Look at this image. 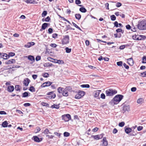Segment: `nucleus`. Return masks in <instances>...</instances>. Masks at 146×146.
Wrapping results in <instances>:
<instances>
[{
	"instance_id": "nucleus-30",
	"label": "nucleus",
	"mask_w": 146,
	"mask_h": 146,
	"mask_svg": "<svg viewBox=\"0 0 146 146\" xmlns=\"http://www.w3.org/2000/svg\"><path fill=\"white\" fill-rule=\"evenodd\" d=\"M56 63H58L59 64H63L64 63V62L62 60H56Z\"/></svg>"
},
{
	"instance_id": "nucleus-44",
	"label": "nucleus",
	"mask_w": 146,
	"mask_h": 146,
	"mask_svg": "<svg viewBox=\"0 0 146 146\" xmlns=\"http://www.w3.org/2000/svg\"><path fill=\"white\" fill-rule=\"evenodd\" d=\"M70 135V133L67 132H65L64 133V137H68Z\"/></svg>"
},
{
	"instance_id": "nucleus-5",
	"label": "nucleus",
	"mask_w": 146,
	"mask_h": 146,
	"mask_svg": "<svg viewBox=\"0 0 146 146\" xmlns=\"http://www.w3.org/2000/svg\"><path fill=\"white\" fill-rule=\"evenodd\" d=\"M85 94V92L79 90L77 94L75 96V98L76 99H79L80 98L82 97Z\"/></svg>"
},
{
	"instance_id": "nucleus-14",
	"label": "nucleus",
	"mask_w": 146,
	"mask_h": 146,
	"mask_svg": "<svg viewBox=\"0 0 146 146\" xmlns=\"http://www.w3.org/2000/svg\"><path fill=\"white\" fill-rule=\"evenodd\" d=\"M14 88L13 86H10L8 87L7 90L9 92H11L14 90Z\"/></svg>"
},
{
	"instance_id": "nucleus-27",
	"label": "nucleus",
	"mask_w": 146,
	"mask_h": 146,
	"mask_svg": "<svg viewBox=\"0 0 146 146\" xmlns=\"http://www.w3.org/2000/svg\"><path fill=\"white\" fill-rule=\"evenodd\" d=\"M64 88L61 87L58 88L57 90L58 93L60 94H62Z\"/></svg>"
},
{
	"instance_id": "nucleus-21",
	"label": "nucleus",
	"mask_w": 146,
	"mask_h": 146,
	"mask_svg": "<svg viewBox=\"0 0 146 146\" xmlns=\"http://www.w3.org/2000/svg\"><path fill=\"white\" fill-rule=\"evenodd\" d=\"M8 124L7 121H5L2 123V126L4 127H7Z\"/></svg>"
},
{
	"instance_id": "nucleus-25",
	"label": "nucleus",
	"mask_w": 146,
	"mask_h": 146,
	"mask_svg": "<svg viewBox=\"0 0 146 146\" xmlns=\"http://www.w3.org/2000/svg\"><path fill=\"white\" fill-rule=\"evenodd\" d=\"M92 137L93 138L96 140H98L100 139V136L99 135H92Z\"/></svg>"
},
{
	"instance_id": "nucleus-34",
	"label": "nucleus",
	"mask_w": 146,
	"mask_h": 146,
	"mask_svg": "<svg viewBox=\"0 0 146 146\" xmlns=\"http://www.w3.org/2000/svg\"><path fill=\"white\" fill-rule=\"evenodd\" d=\"M81 87L83 88H89L90 87V86L89 84H83L80 86Z\"/></svg>"
},
{
	"instance_id": "nucleus-55",
	"label": "nucleus",
	"mask_w": 146,
	"mask_h": 146,
	"mask_svg": "<svg viewBox=\"0 0 146 146\" xmlns=\"http://www.w3.org/2000/svg\"><path fill=\"white\" fill-rule=\"evenodd\" d=\"M123 66L124 67L127 69H129V67L125 63L123 64Z\"/></svg>"
},
{
	"instance_id": "nucleus-42",
	"label": "nucleus",
	"mask_w": 146,
	"mask_h": 146,
	"mask_svg": "<svg viewBox=\"0 0 146 146\" xmlns=\"http://www.w3.org/2000/svg\"><path fill=\"white\" fill-rule=\"evenodd\" d=\"M29 90L30 91L32 92H34L35 91V89L34 88L33 86H31Z\"/></svg>"
},
{
	"instance_id": "nucleus-31",
	"label": "nucleus",
	"mask_w": 146,
	"mask_h": 146,
	"mask_svg": "<svg viewBox=\"0 0 146 146\" xmlns=\"http://www.w3.org/2000/svg\"><path fill=\"white\" fill-rule=\"evenodd\" d=\"M123 110L124 111H128L129 110V107L128 106H124L123 107Z\"/></svg>"
},
{
	"instance_id": "nucleus-57",
	"label": "nucleus",
	"mask_w": 146,
	"mask_h": 146,
	"mask_svg": "<svg viewBox=\"0 0 146 146\" xmlns=\"http://www.w3.org/2000/svg\"><path fill=\"white\" fill-rule=\"evenodd\" d=\"M41 59V57L40 56H37L36 57V61H38L39 60H40Z\"/></svg>"
},
{
	"instance_id": "nucleus-46",
	"label": "nucleus",
	"mask_w": 146,
	"mask_h": 146,
	"mask_svg": "<svg viewBox=\"0 0 146 146\" xmlns=\"http://www.w3.org/2000/svg\"><path fill=\"white\" fill-rule=\"evenodd\" d=\"M117 66H122L123 64V62L121 61L117 62Z\"/></svg>"
},
{
	"instance_id": "nucleus-56",
	"label": "nucleus",
	"mask_w": 146,
	"mask_h": 146,
	"mask_svg": "<svg viewBox=\"0 0 146 146\" xmlns=\"http://www.w3.org/2000/svg\"><path fill=\"white\" fill-rule=\"evenodd\" d=\"M48 33L49 34H51L53 32V29L51 28H49L48 29Z\"/></svg>"
},
{
	"instance_id": "nucleus-23",
	"label": "nucleus",
	"mask_w": 146,
	"mask_h": 146,
	"mask_svg": "<svg viewBox=\"0 0 146 146\" xmlns=\"http://www.w3.org/2000/svg\"><path fill=\"white\" fill-rule=\"evenodd\" d=\"M132 129L129 127L125 128V131L127 133H129L131 132Z\"/></svg>"
},
{
	"instance_id": "nucleus-58",
	"label": "nucleus",
	"mask_w": 146,
	"mask_h": 146,
	"mask_svg": "<svg viewBox=\"0 0 146 146\" xmlns=\"http://www.w3.org/2000/svg\"><path fill=\"white\" fill-rule=\"evenodd\" d=\"M31 105L29 103H26L23 104V106L25 107L29 106Z\"/></svg>"
},
{
	"instance_id": "nucleus-17",
	"label": "nucleus",
	"mask_w": 146,
	"mask_h": 146,
	"mask_svg": "<svg viewBox=\"0 0 146 146\" xmlns=\"http://www.w3.org/2000/svg\"><path fill=\"white\" fill-rule=\"evenodd\" d=\"M62 95L64 96H67L68 95V92L66 91L64 88L63 91L62 93Z\"/></svg>"
},
{
	"instance_id": "nucleus-32",
	"label": "nucleus",
	"mask_w": 146,
	"mask_h": 146,
	"mask_svg": "<svg viewBox=\"0 0 146 146\" xmlns=\"http://www.w3.org/2000/svg\"><path fill=\"white\" fill-rule=\"evenodd\" d=\"M142 62L143 63H146V56H144L142 58Z\"/></svg>"
},
{
	"instance_id": "nucleus-2",
	"label": "nucleus",
	"mask_w": 146,
	"mask_h": 146,
	"mask_svg": "<svg viewBox=\"0 0 146 146\" xmlns=\"http://www.w3.org/2000/svg\"><path fill=\"white\" fill-rule=\"evenodd\" d=\"M138 28L140 30H143L146 29V21H140L138 25Z\"/></svg>"
},
{
	"instance_id": "nucleus-13",
	"label": "nucleus",
	"mask_w": 146,
	"mask_h": 146,
	"mask_svg": "<svg viewBox=\"0 0 146 146\" xmlns=\"http://www.w3.org/2000/svg\"><path fill=\"white\" fill-rule=\"evenodd\" d=\"M15 62V59H11V60H9L5 62L6 64H13Z\"/></svg>"
},
{
	"instance_id": "nucleus-54",
	"label": "nucleus",
	"mask_w": 146,
	"mask_h": 146,
	"mask_svg": "<svg viewBox=\"0 0 146 146\" xmlns=\"http://www.w3.org/2000/svg\"><path fill=\"white\" fill-rule=\"evenodd\" d=\"M71 89V88L70 86L67 87L64 89L66 90V91H67L68 92V91H70Z\"/></svg>"
},
{
	"instance_id": "nucleus-43",
	"label": "nucleus",
	"mask_w": 146,
	"mask_h": 146,
	"mask_svg": "<svg viewBox=\"0 0 146 146\" xmlns=\"http://www.w3.org/2000/svg\"><path fill=\"white\" fill-rule=\"evenodd\" d=\"M140 76L142 77H146V71L141 73Z\"/></svg>"
},
{
	"instance_id": "nucleus-16",
	"label": "nucleus",
	"mask_w": 146,
	"mask_h": 146,
	"mask_svg": "<svg viewBox=\"0 0 146 146\" xmlns=\"http://www.w3.org/2000/svg\"><path fill=\"white\" fill-rule=\"evenodd\" d=\"M133 38L135 40H141V39L139 37V35H134L133 36H132Z\"/></svg>"
},
{
	"instance_id": "nucleus-47",
	"label": "nucleus",
	"mask_w": 146,
	"mask_h": 146,
	"mask_svg": "<svg viewBox=\"0 0 146 146\" xmlns=\"http://www.w3.org/2000/svg\"><path fill=\"white\" fill-rule=\"evenodd\" d=\"M41 105L43 106H46V107H48L49 104L46 103L42 102L41 103Z\"/></svg>"
},
{
	"instance_id": "nucleus-20",
	"label": "nucleus",
	"mask_w": 146,
	"mask_h": 146,
	"mask_svg": "<svg viewBox=\"0 0 146 146\" xmlns=\"http://www.w3.org/2000/svg\"><path fill=\"white\" fill-rule=\"evenodd\" d=\"M28 59L31 61H34L35 60V59L34 56L32 55H29L28 57Z\"/></svg>"
},
{
	"instance_id": "nucleus-48",
	"label": "nucleus",
	"mask_w": 146,
	"mask_h": 146,
	"mask_svg": "<svg viewBox=\"0 0 146 146\" xmlns=\"http://www.w3.org/2000/svg\"><path fill=\"white\" fill-rule=\"evenodd\" d=\"M47 14V11H44L42 14V17H44Z\"/></svg>"
},
{
	"instance_id": "nucleus-53",
	"label": "nucleus",
	"mask_w": 146,
	"mask_h": 146,
	"mask_svg": "<svg viewBox=\"0 0 146 146\" xmlns=\"http://www.w3.org/2000/svg\"><path fill=\"white\" fill-rule=\"evenodd\" d=\"M58 35L57 34L55 33H54L52 35V37L54 38H57Z\"/></svg>"
},
{
	"instance_id": "nucleus-19",
	"label": "nucleus",
	"mask_w": 146,
	"mask_h": 146,
	"mask_svg": "<svg viewBox=\"0 0 146 146\" xmlns=\"http://www.w3.org/2000/svg\"><path fill=\"white\" fill-rule=\"evenodd\" d=\"M47 59L48 60H49L50 62H53L55 63H56L57 59L52 58L50 57H48L47 58Z\"/></svg>"
},
{
	"instance_id": "nucleus-52",
	"label": "nucleus",
	"mask_w": 146,
	"mask_h": 146,
	"mask_svg": "<svg viewBox=\"0 0 146 146\" xmlns=\"http://www.w3.org/2000/svg\"><path fill=\"white\" fill-rule=\"evenodd\" d=\"M24 46L27 48H29L31 47L29 42H28L27 44H25Z\"/></svg>"
},
{
	"instance_id": "nucleus-3",
	"label": "nucleus",
	"mask_w": 146,
	"mask_h": 146,
	"mask_svg": "<svg viewBox=\"0 0 146 146\" xmlns=\"http://www.w3.org/2000/svg\"><path fill=\"white\" fill-rule=\"evenodd\" d=\"M117 92V90L112 89H110L106 91V96H111L116 94Z\"/></svg>"
},
{
	"instance_id": "nucleus-40",
	"label": "nucleus",
	"mask_w": 146,
	"mask_h": 146,
	"mask_svg": "<svg viewBox=\"0 0 146 146\" xmlns=\"http://www.w3.org/2000/svg\"><path fill=\"white\" fill-rule=\"evenodd\" d=\"M15 89L17 91H20V86L19 85H16L15 86Z\"/></svg>"
},
{
	"instance_id": "nucleus-51",
	"label": "nucleus",
	"mask_w": 146,
	"mask_h": 146,
	"mask_svg": "<svg viewBox=\"0 0 146 146\" xmlns=\"http://www.w3.org/2000/svg\"><path fill=\"white\" fill-rule=\"evenodd\" d=\"M139 37H140V38L141 39V40H143L146 38L145 36L143 35H140Z\"/></svg>"
},
{
	"instance_id": "nucleus-61",
	"label": "nucleus",
	"mask_w": 146,
	"mask_h": 146,
	"mask_svg": "<svg viewBox=\"0 0 146 146\" xmlns=\"http://www.w3.org/2000/svg\"><path fill=\"white\" fill-rule=\"evenodd\" d=\"M37 3V2L34 0H31L30 3L36 4Z\"/></svg>"
},
{
	"instance_id": "nucleus-39",
	"label": "nucleus",
	"mask_w": 146,
	"mask_h": 146,
	"mask_svg": "<svg viewBox=\"0 0 146 146\" xmlns=\"http://www.w3.org/2000/svg\"><path fill=\"white\" fill-rule=\"evenodd\" d=\"M15 54L14 52H9L8 55L9 58L10 56H13L15 55Z\"/></svg>"
},
{
	"instance_id": "nucleus-6",
	"label": "nucleus",
	"mask_w": 146,
	"mask_h": 146,
	"mask_svg": "<svg viewBox=\"0 0 146 146\" xmlns=\"http://www.w3.org/2000/svg\"><path fill=\"white\" fill-rule=\"evenodd\" d=\"M62 119L65 121H68L71 119L70 115L69 114H66L62 116Z\"/></svg>"
},
{
	"instance_id": "nucleus-22",
	"label": "nucleus",
	"mask_w": 146,
	"mask_h": 146,
	"mask_svg": "<svg viewBox=\"0 0 146 146\" xmlns=\"http://www.w3.org/2000/svg\"><path fill=\"white\" fill-rule=\"evenodd\" d=\"M48 24L46 23H44L42 25L41 27L43 30H45L47 27Z\"/></svg>"
},
{
	"instance_id": "nucleus-11",
	"label": "nucleus",
	"mask_w": 146,
	"mask_h": 146,
	"mask_svg": "<svg viewBox=\"0 0 146 146\" xmlns=\"http://www.w3.org/2000/svg\"><path fill=\"white\" fill-rule=\"evenodd\" d=\"M101 146H107L108 145V141L106 137L103 138Z\"/></svg>"
},
{
	"instance_id": "nucleus-62",
	"label": "nucleus",
	"mask_w": 146,
	"mask_h": 146,
	"mask_svg": "<svg viewBox=\"0 0 146 146\" xmlns=\"http://www.w3.org/2000/svg\"><path fill=\"white\" fill-rule=\"evenodd\" d=\"M121 5H122V4L121 3H119V2H118L116 3V6L117 7H120L121 6Z\"/></svg>"
},
{
	"instance_id": "nucleus-49",
	"label": "nucleus",
	"mask_w": 146,
	"mask_h": 146,
	"mask_svg": "<svg viewBox=\"0 0 146 146\" xmlns=\"http://www.w3.org/2000/svg\"><path fill=\"white\" fill-rule=\"evenodd\" d=\"M125 125V123L124 122H122L121 123H119V126L121 127H123Z\"/></svg>"
},
{
	"instance_id": "nucleus-45",
	"label": "nucleus",
	"mask_w": 146,
	"mask_h": 146,
	"mask_svg": "<svg viewBox=\"0 0 146 146\" xmlns=\"http://www.w3.org/2000/svg\"><path fill=\"white\" fill-rule=\"evenodd\" d=\"M49 133V130L48 129H46L44 130L43 133L45 134H48Z\"/></svg>"
},
{
	"instance_id": "nucleus-12",
	"label": "nucleus",
	"mask_w": 146,
	"mask_h": 146,
	"mask_svg": "<svg viewBox=\"0 0 146 146\" xmlns=\"http://www.w3.org/2000/svg\"><path fill=\"white\" fill-rule=\"evenodd\" d=\"M30 82V80L28 78H25L23 81V84L24 85L26 86H28Z\"/></svg>"
},
{
	"instance_id": "nucleus-26",
	"label": "nucleus",
	"mask_w": 146,
	"mask_h": 146,
	"mask_svg": "<svg viewBox=\"0 0 146 146\" xmlns=\"http://www.w3.org/2000/svg\"><path fill=\"white\" fill-rule=\"evenodd\" d=\"M79 10L82 13H85L86 12V9L84 7H82L80 8Z\"/></svg>"
},
{
	"instance_id": "nucleus-10",
	"label": "nucleus",
	"mask_w": 146,
	"mask_h": 146,
	"mask_svg": "<svg viewBox=\"0 0 146 146\" xmlns=\"http://www.w3.org/2000/svg\"><path fill=\"white\" fill-rule=\"evenodd\" d=\"M52 83V82L48 81L43 83L41 86L42 87H44L50 85Z\"/></svg>"
},
{
	"instance_id": "nucleus-60",
	"label": "nucleus",
	"mask_w": 146,
	"mask_h": 146,
	"mask_svg": "<svg viewBox=\"0 0 146 146\" xmlns=\"http://www.w3.org/2000/svg\"><path fill=\"white\" fill-rule=\"evenodd\" d=\"M50 19V17L49 16H48L45 19V21L49 22Z\"/></svg>"
},
{
	"instance_id": "nucleus-18",
	"label": "nucleus",
	"mask_w": 146,
	"mask_h": 146,
	"mask_svg": "<svg viewBox=\"0 0 146 146\" xmlns=\"http://www.w3.org/2000/svg\"><path fill=\"white\" fill-rule=\"evenodd\" d=\"M1 57L4 59H7L9 58L8 55L7 54L5 53H2Z\"/></svg>"
},
{
	"instance_id": "nucleus-41",
	"label": "nucleus",
	"mask_w": 146,
	"mask_h": 146,
	"mask_svg": "<svg viewBox=\"0 0 146 146\" xmlns=\"http://www.w3.org/2000/svg\"><path fill=\"white\" fill-rule=\"evenodd\" d=\"M72 23L73 24V26H74L76 28L78 29L79 30L82 31V30L76 24H75L74 23L72 22Z\"/></svg>"
},
{
	"instance_id": "nucleus-29",
	"label": "nucleus",
	"mask_w": 146,
	"mask_h": 146,
	"mask_svg": "<svg viewBox=\"0 0 146 146\" xmlns=\"http://www.w3.org/2000/svg\"><path fill=\"white\" fill-rule=\"evenodd\" d=\"M143 98H140L137 100V102L138 104H141L143 102Z\"/></svg>"
},
{
	"instance_id": "nucleus-8",
	"label": "nucleus",
	"mask_w": 146,
	"mask_h": 146,
	"mask_svg": "<svg viewBox=\"0 0 146 146\" xmlns=\"http://www.w3.org/2000/svg\"><path fill=\"white\" fill-rule=\"evenodd\" d=\"M127 62L128 64L130 66H133L134 64V61L132 58H131L127 59Z\"/></svg>"
},
{
	"instance_id": "nucleus-4",
	"label": "nucleus",
	"mask_w": 146,
	"mask_h": 146,
	"mask_svg": "<svg viewBox=\"0 0 146 146\" xmlns=\"http://www.w3.org/2000/svg\"><path fill=\"white\" fill-rule=\"evenodd\" d=\"M69 37L68 35L64 36L63 39L62 40V43L63 44H67L69 42Z\"/></svg>"
},
{
	"instance_id": "nucleus-9",
	"label": "nucleus",
	"mask_w": 146,
	"mask_h": 146,
	"mask_svg": "<svg viewBox=\"0 0 146 146\" xmlns=\"http://www.w3.org/2000/svg\"><path fill=\"white\" fill-rule=\"evenodd\" d=\"M33 138L34 140L35 141L38 143L41 141L42 140V138H39L36 136H33Z\"/></svg>"
},
{
	"instance_id": "nucleus-1",
	"label": "nucleus",
	"mask_w": 146,
	"mask_h": 146,
	"mask_svg": "<svg viewBox=\"0 0 146 146\" xmlns=\"http://www.w3.org/2000/svg\"><path fill=\"white\" fill-rule=\"evenodd\" d=\"M123 98V96L121 95H116L111 100V102L114 105L117 104Z\"/></svg>"
},
{
	"instance_id": "nucleus-33",
	"label": "nucleus",
	"mask_w": 146,
	"mask_h": 146,
	"mask_svg": "<svg viewBox=\"0 0 146 146\" xmlns=\"http://www.w3.org/2000/svg\"><path fill=\"white\" fill-rule=\"evenodd\" d=\"M22 97L23 98H25L27 97L28 96V93L27 92H25L23 94Z\"/></svg>"
},
{
	"instance_id": "nucleus-59",
	"label": "nucleus",
	"mask_w": 146,
	"mask_h": 146,
	"mask_svg": "<svg viewBox=\"0 0 146 146\" xmlns=\"http://www.w3.org/2000/svg\"><path fill=\"white\" fill-rule=\"evenodd\" d=\"M143 128V127L142 126H139L137 128V129L138 131H140L142 130Z\"/></svg>"
},
{
	"instance_id": "nucleus-36",
	"label": "nucleus",
	"mask_w": 146,
	"mask_h": 146,
	"mask_svg": "<svg viewBox=\"0 0 146 146\" xmlns=\"http://www.w3.org/2000/svg\"><path fill=\"white\" fill-rule=\"evenodd\" d=\"M66 52L67 53H70L71 51V49L69 48L68 47H66L65 49Z\"/></svg>"
},
{
	"instance_id": "nucleus-37",
	"label": "nucleus",
	"mask_w": 146,
	"mask_h": 146,
	"mask_svg": "<svg viewBox=\"0 0 146 146\" xmlns=\"http://www.w3.org/2000/svg\"><path fill=\"white\" fill-rule=\"evenodd\" d=\"M103 60L105 61H108L109 60V58L107 57H103L101 56V60Z\"/></svg>"
},
{
	"instance_id": "nucleus-24",
	"label": "nucleus",
	"mask_w": 146,
	"mask_h": 146,
	"mask_svg": "<svg viewBox=\"0 0 146 146\" xmlns=\"http://www.w3.org/2000/svg\"><path fill=\"white\" fill-rule=\"evenodd\" d=\"M44 67H49V66H54L53 64L49 62H47L45 63L44 65Z\"/></svg>"
},
{
	"instance_id": "nucleus-38",
	"label": "nucleus",
	"mask_w": 146,
	"mask_h": 146,
	"mask_svg": "<svg viewBox=\"0 0 146 146\" xmlns=\"http://www.w3.org/2000/svg\"><path fill=\"white\" fill-rule=\"evenodd\" d=\"M110 18L112 21H114L116 19V17L114 15H112L110 16Z\"/></svg>"
},
{
	"instance_id": "nucleus-35",
	"label": "nucleus",
	"mask_w": 146,
	"mask_h": 146,
	"mask_svg": "<svg viewBox=\"0 0 146 146\" xmlns=\"http://www.w3.org/2000/svg\"><path fill=\"white\" fill-rule=\"evenodd\" d=\"M51 107L53 108H55L57 109L59 108V106L58 105L54 104Z\"/></svg>"
},
{
	"instance_id": "nucleus-28",
	"label": "nucleus",
	"mask_w": 146,
	"mask_h": 146,
	"mask_svg": "<svg viewBox=\"0 0 146 146\" xmlns=\"http://www.w3.org/2000/svg\"><path fill=\"white\" fill-rule=\"evenodd\" d=\"M75 16L76 18L78 20H79L81 17V15L80 14H76Z\"/></svg>"
},
{
	"instance_id": "nucleus-15",
	"label": "nucleus",
	"mask_w": 146,
	"mask_h": 146,
	"mask_svg": "<svg viewBox=\"0 0 146 146\" xmlns=\"http://www.w3.org/2000/svg\"><path fill=\"white\" fill-rule=\"evenodd\" d=\"M100 92V90H97L94 92L95 93V97H99V94Z\"/></svg>"
},
{
	"instance_id": "nucleus-64",
	"label": "nucleus",
	"mask_w": 146,
	"mask_h": 146,
	"mask_svg": "<svg viewBox=\"0 0 146 146\" xmlns=\"http://www.w3.org/2000/svg\"><path fill=\"white\" fill-rule=\"evenodd\" d=\"M105 95L104 93L101 94V98L103 99H105Z\"/></svg>"
},
{
	"instance_id": "nucleus-50",
	"label": "nucleus",
	"mask_w": 146,
	"mask_h": 146,
	"mask_svg": "<svg viewBox=\"0 0 146 146\" xmlns=\"http://www.w3.org/2000/svg\"><path fill=\"white\" fill-rule=\"evenodd\" d=\"M42 76L45 78H47L49 76V74L47 73H45L42 74Z\"/></svg>"
},
{
	"instance_id": "nucleus-7",
	"label": "nucleus",
	"mask_w": 146,
	"mask_h": 146,
	"mask_svg": "<svg viewBox=\"0 0 146 146\" xmlns=\"http://www.w3.org/2000/svg\"><path fill=\"white\" fill-rule=\"evenodd\" d=\"M47 95L48 96L47 97H48V99L54 98L56 97L55 94L53 92H48L47 94Z\"/></svg>"
},
{
	"instance_id": "nucleus-63",
	"label": "nucleus",
	"mask_w": 146,
	"mask_h": 146,
	"mask_svg": "<svg viewBox=\"0 0 146 146\" xmlns=\"http://www.w3.org/2000/svg\"><path fill=\"white\" fill-rule=\"evenodd\" d=\"M75 3L77 4H79L81 3V2L80 0H76Z\"/></svg>"
}]
</instances>
